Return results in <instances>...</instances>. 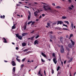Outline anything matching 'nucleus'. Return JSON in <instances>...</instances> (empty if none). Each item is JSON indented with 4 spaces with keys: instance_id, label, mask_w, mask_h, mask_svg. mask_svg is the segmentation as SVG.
<instances>
[{
    "instance_id": "aec40b11",
    "label": "nucleus",
    "mask_w": 76,
    "mask_h": 76,
    "mask_svg": "<svg viewBox=\"0 0 76 76\" xmlns=\"http://www.w3.org/2000/svg\"><path fill=\"white\" fill-rule=\"evenodd\" d=\"M27 34L24 33L22 34V35L23 37H24V36H25Z\"/></svg>"
},
{
    "instance_id": "393cba45",
    "label": "nucleus",
    "mask_w": 76,
    "mask_h": 76,
    "mask_svg": "<svg viewBox=\"0 0 76 76\" xmlns=\"http://www.w3.org/2000/svg\"><path fill=\"white\" fill-rule=\"evenodd\" d=\"M32 21H30L28 23V25H29V24H31V23H32Z\"/></svg>"
},
{
    "instance_id": "1a4fd4ad",
    "label": "nucleus",
    "mask_w": 76,
    "mask_h": 76,
    "mask_svg": "<svg viewBox=\"0 0 76 76\" xmlns=\"http://www.w3.org/2000/svg\"><path fill=\"white\" fill-rule=\"evenodd\" d=\"M11 63L12 66H16V63L14 61H12Z\"/></svg>"
},
{
    "instance_id": "c03bdc74",
    "label": "nucleus",
    "mask_w": 76,
    "mask_h": 76,
    "mask_svg": "<svg viewBox=\"0 0 76 76\" xmlns=\"http://www.w3.org/2000/svg\"><path fill=\"white\" fill-rule=\"evenodd\" d=\"M44 73L45 74V76L46 75V73H45V71L44 70Z\"/></svg>"
},
{
    "instance_id": "4468645a",
    "label": "nucleus",
    "mask_w": 76,
    "mask_h": 76,
    "mask_svg": "<svg viewBox=\"0 0 76 76\" xmlns=\"http://www.w3.org/2000/svg\"><path fill=\"white\" fill-rule=\"evenodd\" d=\"M22 45L23 47H25L26 45V43L24 42L22 43Z\"/></svg>"
},
{
    "instance_id": "bf43d9fd",
    "label": "nucleus",
    "mask_w": 76,
    "mask_h": 76,
    "mask_svg": "<svg viewBox=\"0 0 76 76\" xmlns=\"http://www.w3.org/2000/svg\"><path fill=\"white\" fill-rule=\"evenodd\" d=\"M24 7H26L27 8H28V9H29V7L26 6H25Z\"/></svg>"
},
{
    "instance_id": "69168bd1",
    "label": "nucleus",
    "mask_w": 76,
    "mask_h": 76,
    "mask_svg": "<svg viewBox=\"0 0 76 76\" xmlns=\"http://www.w3.org/2000/svg\"><path fill=\"white\" fill-rule=\"evenodd\" d=\"M37 11H38V12H40V11H39V10H38Z\"/></svg>"
},
{
    "instance_id": "0eeeda50",
    "label": "nucleus",
    "mask_w": 76,
    "mask_h": 76,
    "mask_svg": "<svg viewBox=\"0 0 76 76\" xmlns=\"http://www.w3.org/2000/svg\"><path fill=\"white\" fill-rule=\"evenodd\" d=\"M16 35V37H17V38H22V36H19V34H15Z\"/></svg>"
},
{
    "instance_id": "603ef678",
    "label": "nucleus",
    "mask_w": 76,
    "mask_h": 76,
    "mask_svg": "<svg viewBox=\"0 0 76 76\" xmlns=\"http://www.w3.org/2000/svg\"><path fill=\"white\" fill-rule=\"evenodd\" d=\"M42 16H43V17L45 16V14H42Z\"/></svg>"
},
{
    "instance_id": "4be33fe9",
    "label": "nucleus",
    "mask_w": 76,
    "mask_h": 76,
    "mask_svg": "<svg viewBox=\"0 0 76 76\" xmlns=\"http://www.w3.org/2000/svg\"><path fill=\"white\" fill-rule=\"evenodd\" d=\"M64 22H65V23H67L68 25L69 24V21H64Z\"/></svg>"
},
{
    "instance_id": "a19ab883",
    "label": "nucleus",
    "mask_w": 76,
    "mask_h": 76,
    "mask_svg": "<svg viewBox=\"0 0 76 76\" xmlns=\"http://www.w3.org/2000/svg\"><path fill=\"white\" fill-rule=\"evenodd\" d=\"M24 29H26V26H25L24 27Z\"/></svg>"
},
{
    "instance_id": "f03ea898",
    "label": "nucleus",
    "mask_w": 76,
    "mask_h": 76,
    "mask_svg": "<svg viewBox=\"0 0 76 76\" xmlns=\"http://www.w3.org/2000/svg\"><path fill=\"white\" fill-rule=\"evenodd\" d=\"M70 41L72 45L71 44H69L68 45V47H69V48H72V47H73V45H75V42H73L72 39L70 40Z\"/></svg>"
},
{
    "instance_id": "412c9836",
    "label": "nucleus",
    "mask_w": 76,
    "mask_h": 76,
    "mask_svg": "<svg viewBox=\"0 0 76 76\" xmlns=\"http://www.w3.org/2000/svg\"><path fill=\"white\" fill-rule=\"evenodd\" d=\"M71 27L72 28V29H73V26H74V25L73 24V23H72L71 24Z\"/></svg>"
},
{
    "instance_id": "13d9d810",
    "label": "nucleus",
    "mask_w": 76,
    "mask_h": 76,
    "mask_svg": "<svg viewBox=\"0 0 76 76\" xmlns=\"http://www.w3.org/2000/svg\"><path fill=\"white\" fill-rule=\"evenodd\" d=\"M18 3L19 4H22V2H18Z\"/></svg>"
},
{
    "instance_id": "052dcab7",
    "label": "nucleus",
    "mask_w": 76,
    "mask_h": 76,
    "mask_svg": "<svg viewBox=\"0 0 76 76\" xmlns=\"http://www.w3.org/2000/svg\"><path fill=\"white\" fill-rule=\"evenodd\" d=\"M66 61H64V64H66Z\"/></svg>"
},
{
    "instance_id": "f8f14e48",
    "label": "nucleus",
    "mask_w": 76,
    "mask_h": 76,
    "mask_svg": "<svg viewBox=\"0 0 76 76\" xmlns=\"http://www.w3.org/2000/svg\"><path fill=\"white\" fill-rule=\"evenodd\" d=\"M15 25H16V24H14L13 26H12V29H15V28H16Z\"/></svg>"
},
{
    "instance_id": "6e6552de",
    "label": "nucleus",
    "mask_w": 76,
    "mask_h": 76,
    "mask_svg": "<svg viewBox=\"0 0 76 76\" xmlns=\"http://www.w3.org/2000/svg\"><path fill=\"white\" fill-rule=\"evenodd\" d=\"M15 69H16V67H14L13 68L12 70V73H13V74H14V75H15Z\"/></svg>"
},
{
    "instance_id": "7ed1b4c3",
    "label": "nucleus",
    "mask_w": 76,
    "mask_h": 76,
    "mask_svg": "<svg viewBox=\"0 0 76 76\" xmlns=\"http://www.w3.org/2000/svg\"><path fill=\"white\" fill-rule=\"evenodd\" d=\"M52 56L53 57H54L53 59V61L54 63H55V64H56L57 63V59H56V57L55 56V54L54 53H53L52 54Z\"/></svg>"
},
{
    "instance_id": "423d86ee",
    "label": "nucleus",
    "mask_w": 76,
    "mask_h": 76,
    "mask_svg": "<svg viewBox=\"0 0 76 76\" xmlns=\"http://www.w3.org/2000/svg\"><path fill=\"white\" fill-rule=\"evenodd\" d=\"M34 16H35V17H37L38 16V12H37V11H36V12H34Z\"/></svg>"
},
{
    "instance_id": "39448f33",
    "label": "nucleus",
    "mask_w": 76,
    "mask_h": 76,
    "mask_svg": "<svg viewBox=\"0 0 76 76\" xmlns=\"http://www.w3.org/2000/svg\"><path fill=\"white\" fill-rule=\"evenodd\" d=\"M62 23H63V22L62 21H58L57 24V25H59V24H60V25H62Z\"/></svg>"
},
{
    "instance_id": "9d476101",
    "label": "nucleus",
    "mask_w": 76,
    "mask_h": 76,
    "mask_svg": "<svg viewBox=\"0 0 76 76\" xmlns=\"http://www.w3.org/2000/svg\"><path fill=\"white\" fill-rule=\"evenodd\" d=\"M39 42L37 40H36L34 42V45H36V44H38Z\"/></svg>"
},
{
    "instance_id": "a878e982",
    "label": "nucleus",
    "mask_w": 76,
    "mask_h": 76,
    "mask_svg": "<svg viewBox=\"0 0 76 76\" xmlns=\"http://www.w3.org/2000/svg\"><path fill=\"white\" fill-rule=\"evenodd\" d=\"M41 60L42 61V62L43 63H44V62H45V60H43V59H42V58L41 59Z\"/></svg>"
},
{
    "instance_id": "338daca9",
    "label": "nucleus",
    "mask_w": 76,
    "mask_h": 76,
    "mask_svg": "<svg viewBox=\"0 0 76 76\" xmlns=\"http://www.w3.org/2000/svg\"><path fill=\"white\" fill-rule=\"evenodd\" d=\"M17 5L18 6H20V4H17Z\"/></svg>"
},
{
    "instance_id": "774afa93",
    "label": "nucleus",
    "mask_w": 76,
    "mask_h": 76,
    "mask_svg": "<svg viewBox=\"0 0 76 76\" xmlns=\"http://www.w3.org/2000/svg\"><path fill=\"white\" fill-rule=\"evenodd\" d=\"M4 61L5 63H7V61Z\"/></svg>"
},
{
    "instance_id": "e433bc0d",
    "label": "nucleus",
    "mask_w": 76,
    "mask_h": 76,
    "mask_svg": "<svg viewBox=\"0 0 76 76\" xmlns=\"http://www.w3.org/2000/svg\"><path fill=\"white\" fill-rule=\"evenodd\" d=\"M72 61V58H71L69 61V62H70L71 61Z\"/></svg>"
},
{
    "instance_id": "e2e57ef3",
    "label": "nucleus",
    "mask_w": 76,
    "mask_h": 76,
    "mask_svg": "<svg viewBox=\"0 0 76 76\" xmlns=\"http://www.w3.org/2000/svg\"><path fill=\"white\" fill-rule=\"evenodd\" d=\"M38 65L37 66H36L35 68V69H37V67H38Z\"/></svg>"
},
{
    "instance_id": "a211bd4d",
    "label": "nucleus",
    "mask_w": 76,
    "mask_h": 76,
    "mask_svg": "<svg viewBox=\"0 0 76 76\" xmlns=\"http://www.w3.org/2000/svg\"><path fill=\"white\" fill-rule=\"evenodd\" d=\"M42 56H43V57H46V55L44 53L42 52Z\"/></svg>"
},
{
    "instance_id": "ddd939ff",
    "label": "nucleus",
    "mask_w": 76,
    "mask_h": 76,
    "mask_svg": "<svg viewBox=\"0 0 76 76\" xmlns=\"http://www.w3.org/2000/svg\"><path fill=\"white\" fill-rule=\"evenodd\" d=\"M56 9H61V7L60 6H57L55 7Z\"/></svg>"
},
{
    "instance_id": "6e6d98bb",
    "label": "nucleus",
    "mask_w": 76,
    "mask_h": 76,
    "mask_svg": "<svg viewBox=\"0 0 76 76\" xmlns=\"http://www.w3.org/2000/svg\"><path fill=\"white\" fill-rule=\"evenodd\" d=\"M27 62H28V63H31V61H30L29 60Z\"/></svg>"
},
{
    "instance_id": "c9c22d12",
    "label": "nucleus",
    "mask_w": 76,
    "mask_h": 76,
    "mask_svg": "<svg viewBox=\"0 0 76 76\" xmlns=\"http://www.w3.org/2000/svg\"><path fill=\"white\" fill-rule=\"evenodd\" d=\"M35 32V31L34 30H32L31 32V34H33V33H34Z\"/></svg>"
},
{
    "instance_id": "680f3d73",
    "label": "nucleus",
    "mask_w": 76,
    "mask_h": 76,
    "mask_svg": "<svg viewBox=\"0 0 76 76\" xmlns=\"http://www.w3.org/2000/svg\"><path fill=\"white\" fill-rule=\"evenodd\" d=\"M34 4H38V3L37 2H34Z\"/></svg>"
},
{
    "instance_id": "8fccbe9b",
    "label": "nucleus",
    "mask_w": 76,
    "mask_h": 76,
    "mask_svg": "<svg viewBox=\"0 0 76 76\" xmlns=\"http://www.w3.org/2000/svg\"><path fill=\"white\" fill-rule=\"evenodd\" d=\"M61 64L62 66H63V62H61Z\"/></svg>"
},
{
    "instance_id": "bb28decb",
    "label": "nucleus",
    "mask_w": 76,
    "mask_h": 76,
    "mask_svg": "<svg viewBox=\"0 0 76 76\" xmlns=\"http://www.w3.org/2000/svg\"><path fill=\"white\" fill-rule=\"evenodd\" d=\"M28 50V49H25L24 50V52H27Z\"/></svg>"
},
{
    "instance_id": "49530a36",
    "label": "nucleus",
    "mask_w": 76,
    "mask_h": 76,
    "mask_svg": "<svg viewBox=\"0 0 76 76\" xmlns=\"http://www.w3.org/2000/svg\"><path fill=\"white\" fill-rule=\"evenodd\" d=\"M31 15H29L28 16V19H30V18H31V17H30V16Z\"/></svg>"
},
{
    "instance_id": "9b49d317",
    "label": "nucleus",
    "mask_w": 76,
    "mask_h": 76,
    "mask_svg": "<svg viewBox=\"0 0 76 76\" xmlns=\"http://www.w3.org/2000/svg\"><path fill=\"white\" fill-rule=\"evenodd\" d=\"M66 50H67V51H68L67 55H69V53H70V49H69V48H66Z\"/></svg>"
},
{
    "instance_id": "f704fd0d",
    "label": "nucleus",
    "mask_w": 76,
    "mask_h": 76,
    "mask_svg": "<svg viewBox=\"0 0 76 76\" xmlns=\"http://www.w3.org/2000/svg\"><path fill=\"white\" fill-rule=\"evenodd\" d=\"M73 37V34H71L70 35L69 38H71V37Z\"/></svg>"
},
{
    "instance_id": "2f4dec72",
    "label": "nucleus",
    "mask_w": 76,
    "mask_h": 76,
    "mask_svg": "<svg viewBox=\"0 0 76 76\" xmlns=\"http://www.w3.org/2000/svg\"><path fill=\"white\" fill-rule=\"evenodd\" d=\"M63 26H66V27H67V25H66V24H63Z\"/></svg>"
},
{
    "instance_id": "ea45409f",
    "label": "nucleus",
    "mask_w": 76,
    "mask_h": 76,
    "mask_svg": "<svg viewBox=\"0 0 76 76\" xmlns=\"http://www.w3.org/2000/svg\"><path fill=\"white\" fill-rule=\"evenodd\" d=\"M31 25H34V23H35V22H31Z\"/></svg>"
},
{
    "instance_id": "20e7f679",
    "label": "nucleus",
    "mask_w": 76,
    "mask_h": 76,
    "mask_svg": "<svg viewBox=\"0 0 76 76\" xmlns=\"http://www.w3.org/2000/svg\"><path fill=\"white\" fill-rule=\"evenodd\" d=\"M61 53H63L64 52V50L63 48V45H61Z\"/></svg>"
},
{
    "instance_id": "4c0bfd02",
    "label": "nucleus",
    "mask_w": 76,
    "mask_h": 76,
    "mask_svg": "<svg viewBox=\"0 0 76 76\" xmlns=\"http://www.w3.org/2000/svg\"><path fill=\"white\" fill-rule=\"evenodd\" d=\"M49 34H53V31H51L50 32H49Z\"/></svg>"
},
{
    "instance_id": "7c9ffc66",
    "label": "nucleus",
    "mask_w": 76,
    "mask_h": 76,
    "mask_svg": "<svg viewBox=\"0 0 76 76\" xmlns=\"http://www.w3.org/2000/svg\"><path fill=\"white\" fill-rule=\"evenodd\" d=\"M24 66V65L23 64H22L21 65V68H23V66Z\"/></svg>"
},
{
    "instance_id": "37998d69",
    "label": "nucleus",
    "mask_w": 76,
    "mask_h": 76,
    "mask_svg": "<svg viewBox=\"0 0 76 76\" xmlns=\"http://www.w3.org/2000/svg\"><path fill=\"white\" fill-rule=\"evenodd\" d=\"M71 7H72V8H74V6L72 4L71 5Z\"/></svg>"
},
{
    "instance_id": "4d7b16f0",
    "label": "nucleus",
    "mask_w": 76,
    "mask_h": 76,
    "mask_svg": "<svg viewBox=\"0 0 76 76\" xmlns=\"http://www.w3.org/2000/svg\"><path fill=\"white\" fill-rule=\"evenodd\" d=\"M17 15L18 16H19L18 18H20V15Z\"/></svg>"
},
{
    "instance_id": "cd10ccee",
    "label": "nucleus",
    "mask_w": 76,
    "mask_h": 76,
    "mask_svg": "<svg viewBox=\"0 0 76 76\" xmlns=\"http://www.w3.org/2000/svg\"><path fill=\"white\" fill-rule=\"evenodd\" d=\"M41 74V70H40L39 71L38 73V75H40Z\"/></svg>"
},
{
    "instance_id": "f3484780",
    "label": "nucleus",
    "mask_w": 76,
    "mask_h": 76,
    "mask_svg": "<svg viewBox=\"0 0 76 76\" xmlns=\"http://www.w3.org/2000/svg\"><path fill=\"white\" fill-rule=\"evenodd\" d=\"M0 18L1 19H4V18H5V16L4 15H3V16L2 15H1Z\"/></svg>"
},
{
    "instance_id": "de8ad7c7",
    "label": "nucleus",
    "mask_w": 76,
    "mask_h": 76,
    "mask_svg": "<svg viewBox=\"0 0 76 76\" xmlns=\"http://www.w3.org/2000/svg\"><path fill=\"white\" fill-rule=\"evenodd\" d=\"M52 74H53V73H54V70H53V69H52Z\"/></svg>"
},
{
    "instance_id": "c85d7f7f",
    "label": "nucleus",
    "mask_w": 76,
    "mask_h": 76,
    "mask_svg": "<svg viewBox=\"0 0 76 76\" xmlns=\"http://www.w3.org/2000/svg\"><path fill=\"white\" fill-rule=\"evenodd\" d=\"M26 59V58H24L22 60V61L23 62H24V61H25V60Z\"/></svg>"
},
{
    "instance_id": "58836bf2",
    "label": "nucleus",
    "mask_w": 76,
    "mask_h": 76,
    "mask_svg": "<svg viewBox=\"0 0 76 76\" xmlns=\"http://www.w3.org/2000/svg\"><path fill=\"white\" fill-rule=\"evenodd\" d=\"M47 25H48V26H50V23H47Z\"/></svg>"
},
{
    "instance_id": "79ce46f5",
    "label": "nucleus",
    "mask_w": 76,
    "mask_h": 76,
    "mask_svg": "<svg viewBox=\"0 0 76 76\" xmlns=\"http://www.w3.org/2000/svg\"><path fill=\"white\" fill-rule=\"evenodd\" d=\"M60 40L61 42H62V43L63 42V41H62V40H63V39H62V38L60 39Z\"/></svg>"
},
{
    "instance_id": "dca6fc26",
    "label": "nucleus",
    "mask_w": 76,
    "mask_h": 76,
    "mask_svg": "<svg viewBox=\"0 0 76 76\" xmlns=\"http://www.w3.org/2000/svg\"><path fill=\"white\" fill-rule=\"evenodd\" d=\"M50 37L51 38H56L55 36H52V35H51L50 36Z\"/></svg>"
},
{
    "instance_id": "2eb2a0df",
    "label": "nucleus",
    "mask_w": 76,
    "mask_h": 76,
    "mask_svg": "<svg viewBox=\"0 0 76 76\" xmlns=\"http://www.w3.org/2000/svg\"><path fill=\"white\" fill-rule=\"evenodd\" d=\"M3 39L4 41H3V42H4V43H7V41H6V39L5 38H4Z\"/></svg>"
},
{
    "instance_id": "c756f323",
    "label": "nucleus",
    "mask_w": 76,
    "mask_h": 76,
    "mask_svg": "<svg viewBox=\"0 0 76 76\" xmlns=\"http://www.w3.org/2000/svg\"><path fill=\"white\" fill-rule=\"evenodd\" d=\"M68 1L69 2V3H72V1L71 0H68Z\"/></svg>"
},
{
    "instance_id": "09e8293b",
    "label": "nucleus",
    "mask_w": 76,
    "mask_h": 76,
    "mask_svg": "<svg viewBox=\"0 0 76 76\" xmlns=\"http://www.w3.org/2000/svg\"><path fill=\"white\" fill-rule=\"evenodd\" d=\"M39 37V35H37L36 37L35 38H38Z\"/></svg>"
},
{
    "instance_id": "72a5a7b5",
    "label": "nucleus",
    "mask_w": 76,
    "mask_h": 76,
    "mask_svg": "<svg viewBox=\"0 0 76 76\" xmlns=\"http://www.w3.org/2000/svg\"><path fill=\"white\" fill-rule=\"evenodd\" d=\"M63 29L64 30H66V31H68V30H69L67 28H63Z\"/></svg>"
},
{
    "instance_id": "5fc2aeb1",
    "label": "nucleus",
    "mask_w": 76,
    "mask_h": 76,
    "mask_svg": "<svg viewBox=\"0 0 76 76\" xmlns=\"http://www.w3.org/2000/svg\"><path fill=\"white\" fill-rule=\"evenodd\" d=\"M41 18H42V16H41V15H40L39 17V19H41Z\"/></svg>"
},
{
    "instance_id": "3c124183",
    "label": "nucleus",
    "mask_w": 76,
    "mask_h": 76,
    "mask_svg": "<svg viewBox=\"0 0 76 76\" xmlns=\"http://www.w3.org/2000/svg\"><path fill=\"white\" fill-rule=\"evenodd\" d=\"M16 50H19V48H18V47H16Z\"/></svg>"
},
{
    "instance_id": "f257e3e1",
    "label": "nucleus",
    "mask_w": 76,
    "mask_h": 76,
    "mask_svg": "<svg viewBox=\"0 0 76 76\" xmlns=\"http://www.w3.org/2000/svg\"><path fill=\"white\" fill-rule=\"evenodd\" d=\"M43 8L44 9V10H45V11H48L50 13H54V11L51 8V7L49 5L47 6L44 5L43 6Z\"/></svg>"
},
{
    "instance_id": "5701e85b",
    "label": "nucleus",
    "mask_w": 76,
    "mask_h": 76,
    "mask_svg": "<svg viewBox=\"0 0 76 76\" xmlns=\"http://www.w3.org/2000/svg\"><path fill=\"white\" fill-rule=\"evenodd\" d=\"M67 18L66 17L63 16L62 17V19H66Z\"/></svg>"
},
{
    "instance_id": "864d4df0",
    "label": "nucleus",
    "mask_w": 76,
    "mask_h": 76,
    "mask_svg": "<svg viewBox=\"0 0 76 76\" xmlns=\"http://www.w3.org/2000/svg\"><path fill=\"white\" fill-rule=\"evenodd\" d=\"M66 38H69V36L68 35H66Z\"/></svg>"
},
{
    "instance_id": "6ab92c4d",
    "label": "nucleus",
    "mask_w": 76,
    "mask_h": 76,
    "mask_svg": "<svg viewBox=\"0 0 76 76\" xmlns=\"http://www.w3.org/2000/svg\"><path fill=\"white\" fill-rule=\"evenodd\" d=\"M19 58V56H17L16 58V60L17 61H18V62H20V59L18 58Z\"/></svg>"
},
{
    "instance_id": "a18cd8bd",
    "label": "nucleus",
    "mask_w": 76,
    "mask_h": 76,
    "mask_svg": "<svg viewBox=\"0 0 76 76\" xmlns=\"http://www.w3.org/2000/svg\"><path fill=\"white\" fill-rule=\"evenodd\" d=\"M52 5H53V6H56V5H55V4H54V3H52Z\"/></svg>"
},
{
    "instance_id": "473e14b6",
    "label": "nucleus",
    "mask_w": 76,
    "mask_h": 76,
    "mask_svg": "<svg viewBox=\"0 0 76 76\" xmlns=\"http://www.w3.org/2000/svg\"><path fill=\"white\" fill-rule=\"evenodd\" d=\"M68 8H69V9H70V10H72V9H72V7H69Z\"/></svg>"
},
{
    "instance_id": "b1692460",
    "label": "nucleus",
    "mask_w": 76,
    "mask_h": 76,
    "mask_svg": "<svg viewBox=\"0 0 76 76\" xmlns=\"http://www.w3.org/2000/svg\"><path fill=\"white\" fill-rule=\"evenodd\" d=\"M60 66H59L58 67H57V71H58V70H59V69H60Z\"/></svg>"
},
{
    "instance_id": "0e129e2a",
    "label": "nucleus",
    "mask_w": 76,
    "mask_h": 76,
    "mask_svg": "<svg viewBox=\"0 0 76 76\" xmlns=\"http://www.w3.org/2000/svg\"><path fill=\"white\" fill-rule=\"evenodd\" d=\"M39 20L38 19H36V21L37 22V21H38Z\"/></svg>"
}]
</instances>
